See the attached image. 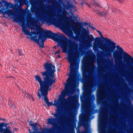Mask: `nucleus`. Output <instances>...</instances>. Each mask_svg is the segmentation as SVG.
Returning <instances> with one entry per match:
<instances>
[{"mask_svg": "<svg viewBox=\"0 0 133 133\" xmlns=\"http://www.w3.org/2000/svg\"><path fill=\"white\" fill-rule=\"evenodd\" d=\"M15 12L12 9L8 10L4 12H3L2 14L3 17H5V14L8 15V16L13 15L12 17L13 21L16 23H18L20 26L22 27L23 31L26 35H29L30 37V39L34 42H36L42 48L44 47V42L45 38L41 34L44 33L48 38H51L53 40L56 41L62 49V35H58L57 34H54L50 31L46 30L45 32L40 26L36 25L37 32L35 31H31L30 32L27 28L26 26L24 25V18L23 17H14V15Z\"/></svg>", "mask_w": 133, "mask_h": 133, "instance_id": "f257e3e1", "label": "nucleus"}, {"mask_svg": "<svg viewBox=\"0 0 133 133\" xmlns=\"http://www.w3.org/2000/svg\"><path fill=\"white\" fill-rule=\"evenodd\" d=\"M44 65L46 71L41 73L43 76L44 81H42L39 76L37 75L35 76L36 81L39 82L40 86V89L38 90V91L49 88L56 81L54 75L55 71V66L52 64L48 62L44 64Z\"/></svg>", "mask_w": 133, "mask_h": 133, "instance_id": "f03ea898", "label": "nucleus"}, {"mask_svg": "<svg viewBox=\"0 0 133 133\" xmlns=\"http://www.w3.org/2000/svg\"><path fill=\"white\" fill-rule=\"evenodd\" d=\"M38 9L37 7H36L35 6L32 5V7L31 8V11L32 13H35L37 16L38 18L41 20H43L46 22L48 23L56 25L58 27H60L63 28H65L66 26V23L65 22H64L63 20L62 19V18L65 17L66 19H69L70 18L66 15H59V16H61L59 19H56L55 17L56 16V13L55 12L51 11L48 12L46 11V14L48 16V17L47 19H44L42 15H40L38 13Z\"/></svg>", "mask_w": 133, "mask_h": 133, "instance_id": "7ed1b4c3", "label": "nucleus"}, {"mask_svg": "<svg viewBox=\"0 0 133 133\" xmlns=\"http://www.w3.org/2000/svg\"><path fill=\"white\" fill-rule=\"evenodd\" d=\"M97 32L98 33L101 37L107 42L110 44V46H107L104 44H103L101 42L95 40L93 43V49L95 50H96L97 48H99L101 50L104 51L105 52L107 53V55L110 57L111 56V53L115 49L116 43L112 42L110 39L108 38H104L102 36L101 32L99 30H97Z\"/></svg>", "mask_w": 133, "mask_h": 133, "instance_id": "20e7f679", "label": "nucleus"}, {"mask_svg": "<svg viewBox=\"0 0 133 133\" xmlns=\"http://www.w3.org/2000/svg\"><path fill=\"white\" fill-rule=\"evenodd\" d=\"M71 47L72 50L75 51L69 50L68 52V61L70 64V70L71 68H74L76 72L78 68V65H76L77 64L76 62L79 56V54L77 51L78 45L77 44H74L71 45Z\"/></svg>", "mask_w": 133, "mask_h": 133, "instance_id": "39448f33", "label": "nucleus"}, {"mask_svg": "<svg viewBox=\"0 0 133 133\" xmlns=\"http://www.w3.org/2000/svg\"><path fill=\"white\" fill-rule=\"evenodd\" d=\"M116 48L117 50L113 53V57L115 60L117 61L118 63L121 62L122 57L121 55L119 54V53L123 55L125 62L128 63L129 61H130L133 63V57H131L130 55L125 52L123 49L119 45H117Z\"/></svg>", "mask_w": 133, "mask_h": 133, "instance_id": "423d86ee", "label": "nucleus"}, {"mask_svg": "<svg viewBox=\"0 0 133 133\" xmlns=\"http://www.w3.org/2000/svg\"><path fill=\"white\" fill-rule=\"evenodd\" d=\"M77 73L74 68H71L70 70L69 77L67 80V83L65 86V90L61 92L62 95L64 97L69 92V87H74L76 84L75 76Z\"/></svg>", "mask_w": 133, "mask_h": 133, "instance_id": "0eeeda50", "label": "nucleus"}, {"mask_svg": "<svg viewBox=\"0 0 133 133\" xmlns=\"http://www.w3.org/2000/svg\"><path fill=\"white\" fill-rule=\"evenodd\" d=\"M95 56L94 54L92 53L90 55L89 58V66L86 67L83 72H88L93 74L95 66L94 63Z\"/></svg>", "mask_w": 133, "mask_h": 133, "instance_id": "6e6552de", "label": "nucleus"}, {"mask_svg": "<svg viewBox=\"0 0 133 133\" xmlns=\"http://www.w3.org/2000/svg\"><path fill=\"white\" fill-rule=\"evenodd\" d=\"M84 105L86 110L85 113L83 117V119L85 121L87 122L89 119L91 112L90 108V101H86Z\"/></svg>", "mask_w": 133, "mask_h": 133, "instance_id": "1a4fd4ad", "label": "nucleus"}, {"mask_svg": "<svg viewBox=\"0 0 133 133\" xmlns=\"http://www.w3.org/2000/svg\"><path fill=\"white\" fill-rule=\"evenodd\" d=\"M66 101V99L64 98L63 99L60 98L58 101L55 102L54 103H53L52 102H48V103H47L46 104L47 105L48 107L50 105H53L56 106L58 109H59L61 108H64L65 105V103H63L62 101Z\"/></svg>", "mask_w": 133, "mask_h": 133, "instance_id": "9d476101", "label": "nucleus"}, {"mask_svg": "<svg viewBox=\"0 0 133 133\" xmlns=\"http://www.w3.org/2000/svg\"><path fill=\"white\" fill-rule=\"evenodd\" d=\"M86 72H83L82 74L83 78L85 80L89 82L87 84V87L88 89L91 88V89L92 86L93 77L92 75L93 74H92L91 73H90L89 74V73H88V75H87L86 74Z\"/></svg>", "mask_w": 133, "mask_h": 133, "instance_id": "9b49d317", "label": "nucleus"}, {"mask_svg": "<svg viewBox=\"0 0 133 133\" xmlns=\"http://www.w3.org/2000/svg\"><path fill=\"white\" fill-rule=\"evenodd\" d=\"M89 31L86 30L85 28H83L82 31V35L81 36V38H82V37L83 36H86L87 39L84 40V42L85 44H90L94 40V38L92 35H91V38L89 35Z\"/></svg>", "mask_w": 133, "mask_h": 133, "instance_id": "f8f14e48", "label": "nucleus"}, {"mask_svg": "<svg viewBox=\"0 0 133 133\" xmlns=\"http://www.w3.org/2000/svg\"><path fill=\"white\" fill-rule=\"evenodd\" d=\"M51 90V87L47 89H44L38 92L37 95L39 99H40L41 97V95L44 97V98H42V99H44L46 103H48L49 102L48 98L47 97V96L48 94V91Z\"/></svg>", "mask_w": 133, "mask_h": 133, "instance_id": "ddd939ff", "label": "nucleus"}, {"mask_svg": "<svg viewBox=\"0 0 133 133\" xmlns=\"http://www.w3.org/2000/svg\"><path fill=\"white\" fill-rule=\"evenodd\" d=\"M76 97V96L74 95L69 96L67 98L68 102H71L70 105V107L73 109H75L76 107V105L75 103Z\"/></svg>", "mask_w": 133, "mask_h": 133, "instance_id": "4468645a", "label": "nucleus"}, {"mask_svg": "<svg viewBox=\"0 0 133 133\" xmlns=\"http://www.w3.org/2000/svg\"><path fill=\"white\" fill-rule=\"evenodd\" d=\"M68 114V115L70 116L66 117V124L68 126H70L74 121V116L72 112H69Z\"/></svg>", "mask_w": 133, "mask_h": 133, "instance_id": "2eb2a0df", "label": "nucleus"}, {"mask_svg": "<svg viewBox=\"0 0 133 133\" xmlns=\"http://www.w3.org/2000/svg\"><path fill=\"white\" fill-rule=\"evenodd\" d=\"M105 98V92L103 91H101L100 93V96L97 97V100L98 102H100L101 104L103 105L107 103L105 101H104L101 102L102 100L104 99Z\"/></svg>", "mask_w": 133, "mask_h": 133, "instance_id": "dca6fc26", "label": "nucleus"}, {"mask_svg": "<svg viewBox=\"0 0 133 133\" xmlns=\"http://www.w3.org/2000/svg\"><path fill=\"white\" fill-rule=\"evenodd\" d=\"M56 119L53 118H50L48 119L47 122L48 124L51 125L52 127L55 128L57 126L56 122Z\"/></svg>", "mask_w": 133, "mask_h": 133, "instance_id": "f3484780", "label": "nucleus"}, {"mask_svg": "<svg viewBox=\"0 0 133 133\" xmlns=\"http://www.w3.org/2000/svg\"><path fill=\"white\" fill-rule=\"evenodd\" d=\"M72 29L75 32L77 35H79L80 33V29L79 28L75 26H73L72 27Z\"/></svg>", "mask_w": 133, "mask_h": 133, "instance_id": "a211bd4d", "label": "nucleus"}, {"mask_svg": "<svg viewBox=\"0 0 133 133\" xmlns=\"http://www.w3.org/2000/svg\"><path fill=\"white\" fill-rule=\"evenodd\" d=\"M128 106L130 109V111L132 114L133 116V105L132 104L131 102L129 101L128 102Z\"/></svg>", "mask_w": 133, "mask_h": 133, "instance_id": "6ab92c4d", "label": "nucleus"}, {"mask_svg": "<svg viewBox=\"0 0 133 133\" xmlns=\"http://www.w3.org/2000/svg\"><path fill=\"white\" fill-rule=\"evenodd\" d=\"M34 18L32 17L31 16L28 17L27 22L30 23L31 25H32V24L34 23Z\"/></svg>", "mask_w": 133, "mask_h": 133, "instance_id": "aec40b11", "label": "nucleus"}, {"mask_svg": "<svg viewBox=\"0 0 133 133\" xmlns=\"http://www.w3.org/2000/svg\"><path fill=\"white\" fill-rule=\"evenodd\" d=\"M67 7L69 9H72L75 10L77 9V8L74 5L70 3L68 4L67 5Z\"/></svg>", "mask_w": 133, "mask_h": 133, "instance_id": "412c9836", "label": "nucleus"}, {"mask_svg": "<svg viewBox=\"0 0 133 133\" xmlns=\"http://www.w3.org/2000/svg\"><path fill=\"white\" fill-rule=\"evenodd\" d=\"M91 92V89L90 88H88L85 92V94L87 96H90Z\"/></svg>", "mask_w": 133, "mask_h": 133, "instance_id": "4be33fe9", "label": "nucleus"}, {"mask_svg": "<svg viewBox=\"0 0 133 133\" xmlns=\"http://www.w3.org/2000/svg\"><path fill=\"white\" fill-rule=\"evenodd\" d=\"M70 22L75 24L77 26H80L81 25V23L80 22H75L73 20L71 19H70Z\"/></svg>", "mask_w": 133, "mask_h": 133, "instance_id": "5701e85b", "label": "nucleus"}, {"mask_svg": "<svg viewBox=\"0 0 133 133\" xmlns=\"http://www.w3.org/2000/svg\"><path fill=\"white\" fill-rule=\"evenodd\" d=\"M37 124V123H36L32 125L31 126L32 127V129L34 130H37L38 126Z\"/></svg>", "mask_w": 133, "mask_h": 133, "instance_id": "b1692460", "label": "nucleus"}, {"mask_svg": "<svg viewBox=\"0 0 133 133\" xmlns=\"http://www.w3.org/2000/svg\"><path fill=\"white\" fill-rule=\"evenodd\" d=\"M2 119L0 118V120L1 119ZM5 123H0V132L1 133L2 132V131H4V129H4L2 128L3 125Z\"/></svg>", "mask_w": 133, "mask_h": 133, "instance_id": "393cba45", "label": "nucleus"}, {"mask_svg": "<svg viewBox=\"0 0 133 133\" xmlns=\"http://www.w3.org/2000/svg\"><path fill=\"white\" fill-rule=\"evenodd\" d=\"M26 0H18L20 5L21 6H22L25 4Z\"/></svg>", "mask_w": 133, "mask_h": 133, "instance_id": "a878e982", "label": "nucleus"}, {"mask_svg": "<svg viewBox=\"0 0 133 133\" xmlns=\"http://www.w3.org/2000/svg\"><path fill=\"white\" fill-rule=\"evenodd\" d=\"M81 0L82 1L81 2V4L82 5H83L84 4H86L89 7H90V4L86 3L85 1V0H84H84Z\"/></svg>", "mask_w": 133, "mask_h": 133, "instance_id": "bb28decb", "label": "nucleus"}, {"mask_svg": "<svg viewBox=\"0 0 133 133\" xmlns=\"http://www.w3.org/2000/svg\"><path fill=\"white\" fill-rule=\"evenodd\" d=\"M83 126L84 128V130L82 133H87L88 129L87 125H83Z\"/></svg>", "mask_w": 133, "mask_h": 133, "instance_id": "cd10ccee", "label": "nucleus"}, {"mask_svg": "<svg viewBox=\"0 0 133 133\" xmlns=\"http://www.w3.org/2000/svg\"><path fill=\"white\" fill-rule=\"evenodd\" d=\"M8 104L10 106L12 107H13L14 108H15V106L13 103H11L10 101L8 102Z\"/></svg>", "mask_w": 133, "mask_h": 133, "instance_id": "c85d7f7f", "label": "nucleus"}, {"mask_svg": "<svg viewBox=\"0 0 133 133\" xmlns=\"http://www.w3.org/2000/svg\"><path fill=\"white\" fill-rule=\"evenodd\" d=\"M55 117L56 118L58 117L59 116V114L58 112H56L55 114H53Z\"/></svg>", "mask_w": 133, "mask_h": 133, "instance_id": "c756f323", "label": "nucleus"}, {"mask_svg": "<svg viewBox=\"0 0 133 133\" xmlns=\"http://www.w3.org/2000/svg\"><path fill=\"white\" fill-rule=\"evenodd\" d=\"M47 130H49V129L48 128L47 129L45 128H43V129L42 130V131H41L39 133H43L42 132L43 131H46Z\"/></svg>", "mask_w": 133, "mask_h": 133, "instance_id": "7c9ffc66", "label": "nucleus"}, {"mask_svg": "<svg viewBox=\"0 0 133 133\" xmlns=\"http://www.w3.org/2000/svg\"><path fill=\"white\" fill-rule=\"evenodd\" d=\"M17 51L19 54V56H22V53L21 52V50L19 49H18Z\"/></svg>", "mask_w": 133, "mask_h": 133, "instance_id": "2f4dec72", "label": "nucleus"}, {"mask_svg": "<svg viewBox=\"0 0 133 133\" xmlns=\"http://www.w3.org/2000/svg\"><path fill=\"white\" fill-rule=\"evenodd\" d=\"M29 123V124L31 126H32V125L34 123H32V121H28Z\"/></svg>", "mask_w": 133, "mask_h": 133, "instance_id": "473e14b6", "label": "nucleus"}, {"mask_svg": "<svg viewBox=\"0 0 133 133\" xmlns=\"http://www.w3.org/2000/svg\"><path fill=\"white\" fill-rule=\"evenodd\" d=\"M124 86L125 87H127V90H128L129 89V88L127 87V84H126L125 83V84L124 85Z\"/></svg>", "mask_w": 133, "mask_h": 133, "instance_id": "72a5a7b5", "label": "nucleus"}, {"mask_svg": "<svg viewBox=\"0 0 133 133\" xmlns=\"http://www.w3.org/2000/svg\"><path fill=\"white\" fill-rule=\"evenodd\" d=\"M60 52V50H58L55 53V54H59V53Z\"/></svg>", "mask_w": 133, "mask_h": 133, "instance_id": "f704fd0d", "label": "nucleus"}, {"mask_svg": "<svg viewBox=\"0 0 133 133\" xmlns=\"http://www.w3.org/2000/svg\"><path fill=\"white\" fill-rule=\"evenodd\" d=\"M110 133H115L114 130L112 129L110 131Z\"/></svg>", "mask_w": 133, "mask_h": 133, "instance_id": "c9c22d12", "label": "nucleus"}, {"mask_svg": "<svg viewBox=\"0 0 133 133\" xmlns=\"http://www.w3.org/2000/svg\"><path fill=\"white\" fill-rule=\"evenodd\" d=\"M5 124L3 125L5 127H6L7 125L8 124V123L5 124V123H4Z\"/></svg>", "mask_w": 133, "mask_h": 133, "instance_id": "e433bc0d", "label": "nucleus"}, {"mask_svg": "<svg viewBox=\"0 0 133 133\" xmlns=\"http://www.w3.org/2000/svg\"><path fill=\"white\" fill-rule=\"evenodd\" d=\"M106 15V13L105 12H102V15H104L105 16Z\"/></svg>", "mask_w": 133, "mask_h": 133, "instance_id": "4c0bfd02", "label": "nucleus"}, {"mask_svg": "<svg viewBox=\"0 0 133 133\" xmlns=\"http://www.w3.org/2000/svg\"><path fill=\"white\" fill-rule=\"evenodd\" d=\"M73 1H74V3H75V4H77V3L76 2L75 0H73Z\"/></svg>", "mask_w": 133, "mask_h": 133, "instance_id": "58836bf2", "label": "nucleus"}, {"mask_svg": "<svg viewBox=\"0 0 133 133\" xmlns=\"http://www.w3.org/2000/svg\"><path fill=\"white\" fill-rule=\"evenodd\" d=\"M91 28L93 29H95V28L93 26H91V27H90Z\"/></svg>", "mask_w": 133, "mask_h": 133, "instance_id": "ea45409f", "label": "nucleus"}, {"mask_svg": "<svg viewBox=\"0 0 133 133\" xmlns=\"http://www.w3.org/2000/svg\"><path fill=\"white\" fill-rule=\"evenodd\" d=\"M104 68L103 67H102V71H104Z\"/></svg>", "mask_w": 133, "mask_h": 133, "instance_id": "a19ab883", "label": "nucleus"}, {"mask_svg": "<svg viewBox=\"0 0 133 133\" xmlns=\"http://www.w3.org/2000/svg\"><path fill=\"white\" fill-rule=\"evenodd\" d=\"M30 28L31 29V30H32V29H34V28H33L31 27H30Z\"/></svg>", "mask_w": 133, "mask_h": 133, "instance_id": "79ce46f5", "label": "nucleus"}, {"mask_svg": "<svg viewBox=\"0 0 133 133\" xmlns=\"http://www.w3.org/2000/svg\"><path fill=\"white\" fill-rule=\"evenodd\" d=\"M1 120L3 121H5V119L4 118H3L1 119Z\"/></svg>", "mask_w": 133, "mask_h": 133, "instance_id": "37998d69", "label": "nucleus"}, {"mask_svg": "<svg viewBox=\"0 0 133 133\" xmlns=\"http://www.w3.org/2000/svg\"><path fill=\"white\" fill-rule=\"evenodd\" d=\"M106 108L104 107V111L105 112L106 111Z\"/></svg>", "mask_w": 133, "mask_h": 133, "instance_id": "c03bdc74", "label": "nucleus"}, {"mask_svg": "<svg viewBox=\"0 0 133 133\" xmlns=\"http://www.w3.org/2000/svg\"><path fill=\"white\" fill-rule=\"evenodd\" d=\"M27 95L28 96H29H29H31V95L29 94L28 93H27Z\"/></svg>", "mask_w": 133, "mask_h": 133, "instance_id": "a18cd8bd", "label": "nucleus"}, {"mask_svg": "<svg viewBox=\"0 0 133 133\" xmlns=\"http://www.w3.org/2000/svg\"><path fill=\"white\" fill-rule=\"evenodd\" d=\"M111 117H112L113 118H114V117L113 116H111Z\"/></svg>", "mask_w": 133, "mask_h": 133, "instance_id": "49530a36", "label": "nucleus"}, {"mask_svg": "<svg viewBox=\"0 0 133 133\" xmlns=\"http://www.w3.org/2000/svg\"><path fill=\"white\" fill-rule=\"evenodd\" d=\"M58 57V58H60L61 57V56L60 55H58L57 56Z\"/></svg>", "mask_w": 133, "mask_h": 133, "instance_id": "de8ad7c7", "label": "nucleus"}, {"mask_svg": "<svg viewBox=\"0 0 133 133\" xmlns=\"http://www.w3.org/2000/svg\"><path fill=\"white\" fill-rule=\"evenodd\" d=\"M115 102H117V103H118V100L117 99H116V101H115Z\"/></svg>", "mask_w": 133, "mask_h": 133, "instance_id": "09e8293b", "label": "nucleus"}, {"mask_svg": "<svg viewBox=\"0 0 133 133\" xmlns=\"http://www.w3.org/2000/svg\"><path fill=\"white\" fill-rule=\"evenodd\" d=\"M54 2L55 3H57V2L56 1H55Z\"/></svg>", "mask_w": 133, "mask_h": 133, "instance_id": "8fccbe9b", "label": "nucleus"}, {"mask_svg": "<svg viewBox=\"0 0 133 133\" xmlns=\"http://www.w3.org/2000/svg\"><path fill=\"white\" fill-rule=\"evenodd\" d=\"M101 62L103 63V61L102 59H101Z\"/></svg>", "mask_w": 133, "mask_h": 133, "instance_id": "3c124183", "label": "nucleus"}, {"mask_svg": "<svg viewBox=\"0 0 133 133\" xmlns=\"http://www.w3.org/2000/svg\"><path fill=\"white\" fill-rule=\"evenodd\" d=\"M96 39H99V38H96Z\"/></svg>", "mask_w": 133, "mask_h": 133, "instance_id": "603ef678", "label": "nucleus"}, {"mask_svg": "<svg viewBox=\"0 0 133 133\" xmlns=\"http://www.w3.org/2000/svg\"><path fill=\"white\" fill-rule=\"evenodd\" d=\"M54 48H55V49H56V46H54Z\"/></svg>", "mask_w": 133, "mask_h": 133, "instance_id": "864d4df0", "label": "nucleus"}, {"mask_svg": "<svg viewBox=\"0 0 133 133\" xmlns=\"http://www.w3.org/2000/svg\"><path fill=\"white\" fill-rule=\"evenodd\" d=\"M39 132L38 133H39ZM32 133H36V132H33Z\"/></svg>", "mask_w": 133, "mask_h": 133, "instance_id": "5fc2aeb1", "label": "nucleus"}, {"mask_svg": "<svg viewBox=\"0 0 133 133\" xmlns=\"http://www.w3.org/2000/svg\"><path fill=\"white\" fill-rule=\"evenodd\" d=\"M24 97H25V96H26V95L24 94Z\"/></svg>", "mask_w": 133, "mask_h": 133, "instance_id": "6e6d98bb", "label": "nucleus"}, {"mask_svg": "<svg viewBox=\"0 0 133 133\" xmlns=\"http://www.w3.org/2000/svg\"><path fill=\"white\" fill-rule=\"evenodd\" d=\"M29 132H30V133H31V131L29 130Z\"/></svg>", "mask_w": 133, "mask_h": 133, "instance_id": "4d7b16f0", "label": "nucleus"}, {"mask_svg": "<svg viewBox=\"0 0 133 133\" xmlns=\"http://www.w3.org/2000/svg\"><path fill=\"white\" fill-rule=\"evenodd\" d=\"M32 100H34V98H33V97H32Z\"/></svg>", "mask_w": 133, "mask_h": 133, "instance_id": "13d9d810", "label": "nucleus"}, {"mask_svg": "<svg viewBox=\"0 0 133 133\" xmlns=\"http://www.w3.org/2000/svg\"><path fill=\"white\" fill-rule=\"evenodd\" d=\"M131 133H133V131H132Z\"/></svg>", "mask_w": 133, "mask_h": 133, "instance_id": "bf43d9fd", "label": "nucleus"}, {"mask_svg": "<svg viewBox=\"0 0 133 133\" xmlns=\"http://www.w3.org/2000/svg\"><path fill=\"white\" fill-rule=\"evenodd\" d=\"M27 38H28V37H27Z\"/></svg>", "mask_w": 133, "mask_h": 133, "instance_id": "052dcab7", "label": "nucleus"}, {"mask_svg": "<svg viewBox=\"0 0 133 133\" xmlns=\"http://www.w3.org/2000/svg\"><path fill=\"white\" fill-rule=\"evenodd\" d=\"M131 68H133V67H132Z\"/></svg>", "mask_w": 133, "mask_h": 133, "instance_id": "680f3d73", "label": "nucleus"}, {"mask_svg": "<svg viewBox=\"0 0 133 133\" xmlns=\"http://www.w3.org/2000/svg\"><path fill=\"white\" fill-rule=\"evenodd\" d=\"M132 69H131V70Z\"/></svg>", "mask_w": 133, "mask_h": 133, "instance_id": "e2e57ef3", "label": "nucleus"}, {"mask_svg": "<svg viewBox=\"0 0 133 133\" xmlns=\"http://www.w3.org/2000/svg\"><path fill=\"white\" fill-rule=\"evenodd\" d=\"M55 5H56V4H55Z\"/></svg>", "mask_w": 133, "mask_h": 133, "instance_id": "0e129e2a", "label": "nucleus"}]
</instances>
